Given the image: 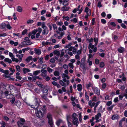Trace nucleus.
Returning a JSON list of instances; mask_svg holds the SVG:
<instances>
[{"instance_id":"53","label":"nucleus","mask_w":127,"mask_h":127,"mask_svg":"<svg viewBox=\"0 0 127 127\" xmlns=\"http://www.w3.org/2000/svg\"><path fill=\"white\" fill-rule=\"evenodd\" d=\"M15 97H13L12 98V100H10V101L12 103H13L14 102V101H15Z\"/></svg>"},{"instance_id":"64","label":"nucleus","mask_w":127,"mask_h":127,"mask_svg":"<svg viewBox=\"0 0 127 127\" xmlns=\"http://www.w3.org/2000/svg\"><path fill=\"white\" fill-rule=\"evenodd\" d=\"M121 26L124 28V29H126V26L123 23H122L121 24Z\"/></svg>"},{"instance_id":"63","label":"nucleus","mask_w":127,"mask_h":127,"mask_svg":"<svg viewBox=\"0 0 127 127\" xmlns=\"http://www.w3.org/2000/svg\"><path fill=\"white\" fill-rule=\"evenodd\" d=\"M81 50H79L77 53V55H79L81 54Z\"/></svg>"},{"instance_id":"59","label":"nucleus","mask_w":127,"mask_h":127,"mask_svg":"<svg viewBox=\"0 0 127 127\" xmlns=\"http://www.w3.org/2000/svg\"><path fill=\"white\" fill-rule=\"evenodd\" d=\"M36 83H37V84L39 87H41V88H43V86L42 84H38L37 83V82H36Z\"/></svg>"},{"instance_id":"43","label":"nucleus","mask_w":127,"mask_h":127,"mask_svg":"<svg viewBox=\"0 0 127 127\" xmlns=\"http://www.w3.org/2000/svg\"><path fill=\"white\" fill-rule=\"evenodd\" d=\"M63 67L65 69H67L68 68V65L66 64H64L63 65Z\"/></svg>"},{"instance_id":"51","label":"nucleus","mask_w":127,"mask_h":127,"mask_svg":"<svg viewBox=\"0 0 127 127\" xmlns=\"http://www.w3.org/2000/svg\"><path fill=\"white\" fill-rule=\"evenodd\" d=\"M50 62L52 63H55V60L53 58H52L50 60Z\"/></svg>"},{"instance_id":"44","label":"nucleus","mask_w":127,"mask_h":127,"mask_svg":"<svg viewBox=\"0 0 127 127\" xmlns=\"http://www.w3.org/2000/svg\"><path fill=\"white\" fill-rule=\"evenodd\" d=\"M4 94H5L6 96H7L9 95V92L8 91H5L4 93Z\"/></svg>"},{"instance_id":"14","label":"nucleus","mask_w":127,"mask_h":127,"mask_svg":"<svg viewBox=\"0 0 127 127\" xmlns=\"http://www.w3.org/2000/svg\"><path fill=\"white\" fill-rule=\"evenodd\" d=\"M34 50L36 53L38 55H40L41 53L40 50L39 49H37L36 48L34 49Z\"/></svg>"},{"instance_id":"30","label":"nucleus","mask_w":127,"mask_h":127,"mask_svg":"<svg viewBox=\"0 0 127 127\" xmlns=\"http://www.w3.org/2000/svg\"><path fill=\"white\" fill-rule=\"evenodd\" d=\"M72 44L71 43H69L68 45L66 46L64 48H68L72 45Z\"/></svg>"},{"instance_id":"34","label":"nucleus","mask_w":127,"mask_h":127,"mask_svg":"<svg viewBox=\"0 0 127 127\" xmlns=\"http://www.w3.org/2000/svg\"><path fill=\"white\" fill-rule=\"evenodd\" d=\"M104 65V62H101L100 64V66L101 67H103Z\"/></svg>"},{"instance_id":"40","label":"nucleus","mask_w":127,"mask_h":127,"mask_svg":"<svg viewBox=\"0 0 127 127\" xmlns=\"http://www.w3.org/2000/svg\"><path fill=\"white\" fill-rule=\"evenodd\" d=\"M79 120L81 122L82 120V116L81 115V113H79Z\"/></svg>"},{"instance_id":"5","label":"nucleus","mask_w":127,"mask_h":127,"mask_svg":"<svg viewBox=\"0 0 127 127\" xmlns=\"http://www.w3.org/2000/svg\"><path fill=\"white\" fill-rule=\"evenodd\" d=\"M35 102L36 104H33V105H32V107L34 109H36L38 107V103L37 100L35 101Z\"/></svg>"},{"instance_id":"61","label":"nucleus","mask_w":127,"mask_h":127,"mask_svg":"<svg viewBox=\"0 0 127 127\" xmlns=\"http://www.w3.org/2000/svg\"><path fill=\"white\" fill-rule=\"evenodd\" d=\"M99 61L97 59H95V63L96 64H98L99 63Z\"/></svg>"},{"instance_id":"18","label":"nucleus","mask_w":127,"mask_h":127,"mask_svg":"<svg viewBox=\"0 0 127 127\" xmlns=\"http://www.w3.org/2000/svg\"><path fill=\"white\" fill-rule=\"evenodd\" d=\"M40 70L36 71L33 72V74L34 76H36L39 73H40Z\"/></svg>"},{"instance_id":"49","label":"nucleus","mask_w":127,"mask_h":127,"mask_svg":"<svg viewBox=\"0 0 127 127\" xmlns=\"http://www.w3.org/2000/svg\"><path fill=\"white\" fill-rule=\"evenodd\" d=\"M92 85L90 83L88 84H87L86 85V87L87 88L89 89V87L91 86Z\"/></svg>"},{"instance_id":"12","label":"nucleus","mask_w":127,"mask_h":127,"mask_svg":"<svg viewBox=\"0 0 127 127\" xmlns=\"http://www.w3.org/2000/svg\"><path fill=\"white\" fill-rule=\"evenodd\" d=\"M23 71L24 74H26L27 72H29L30 70L29 69L26 68H24L23 69Z\"/></svg>"},{"instance_id":"1","label":"nucleus","mask_w":127,"mask_h":127,"mask_svg":"<svg viewBox=\"0 0 127 127\" xmlns=\"http://www.w3.org/2000/svg\"><path fill=\"white\" fill-rule=\"evenodd\" d=\"M77 115L75 113H74L72 115V117L73 119L72 121L73 124L77 126L79 124V122L78 119L76 117V116H77Z\"/></svg>"},{"instance_id":"22","label":"nucleus","mask_w":127,"mask_h":127,"mask_svg":"<svg viewBox=\"0 0 127 127\" xmlns=\"http://www.w3.org/2000/svg\"><path fill=\"white\" fill-rule=\"evenodd\" d=\"M48 123L50 126L53 125L52 119H50V120H48Z\"/></svg>"},{"instance_id":"21","label":"nucleus","mask_w":127,"mask_h":127,"mask_svg":"<svg viewBox=\"0 0 127 127\" xmlns=\"http://www.w3.org/2000/svg\"><path fill=\"white\" fill-rule=\"evenodd\" d=\"M48 90L44 88L43 91V94L44 95H46L48 94Z\"/></svg>"},{"instance_id":"31","label":"nucleus","mask_w":127,"mask_h":127,"mask_svg":"<svg viewBox=\"0 0 127 127\" xmlns=\"http://www.w3.org/2000/svg\"><path fill=\"white\" fill-rule=\"evenodd\" d=\"M16 68L17 70L19 72H20V66L18 65H17L16 66Z\"/></svg>"},{"instance_id":"48","label":"nucleus","mask_w":127,"mask_h":127,"mask_svg":"<svg viewBox=\"0 0 127 127\" xmlns=\"http://www.w3.org/2000/svg\"><path fill=\"white\" fill-rule=\"evenodd\" d=\"M42 28L43 29H44L45 28V29L47 28V27L45 26L44 23V22H43L42 23Z\"/></svg>"},{"instance_id":"57","label":"nucleus","mask_w":127,"mask_h":127,"mask_svg":"<svg viewBox=\"0 0 127 127\" xmlns=\"http://www.w3.org/2000/svg\"><path fill=\"white\" fill-rule=\"evenodd\" d=\"M68 75H66L65 74H63L62 75V77L63 78L66 77Z\"/></svg>"},{"instance_id":"29","label":"nucleus","mask_w":127,"mask_h":127,"mask_svg":"<svg viewBox=\"0 0 127 127\" xmlns=\"http://www.w3.org/2000/svg\"><path fill=\"white\" fill-rule=\"evenodd\" d=\"M47 117L48 119V120H50V119H52L51 115L49 114H47Z\"/></svg>"},{"instance_id":"3","label":"nucleus","mask_w":127,"mask_h":127,"mask_svg":"<svg viewBox=\"0 0 127 127\" xmlns=\"http://www.w3.org/2000/svg\"><path fill=\"white\" fill-rule=\"evenodd\" d=\"M25 41H24V42H27L28 44H26L27 45H31L32 44V43L30 42V40L29 39V38L27 37H26L25 38Z\"/></svg>"},{"instance_id":"17","label":"nucleus","mask_w":127,"mask_h":127,"mask_svg":"<svg viewBox=\"0 0 127 127\" xmlns=\"http://www.w3.org/2000/svg\"><path fill=\"white\" fill-rule=\"evenodd\" d=\"M78 90L79 91H81L82 89V86L81 84H78L77 85Z\"/></svg>"},{"instance_id":"56","label":"nucleus","mask_w":127,"mask_h":127,"mask_svg":"<svg viewBox=\"0 0 127 127\" xmlns=\"http://www.w3.org/2000/svg\"><path fill=\"white\" fill-rule=\"evenodd\" d=\"M46 12V11L45 10H43L41 12V15H43L44 13Z\"/></svg>"},{"instance_id":"27","label":"nucleus","mask_w":127,"mask_h":127,"mask_svg":"<svg viewBox=\"0 0 127 127\" xmlns=\"http://www.w3.org/2000/svg\"><path fill=\"white\" fill-rule=\"evenodd\" d=\"M41 108L42 109V111H43V112L44 113H45L46 111V109L45 108V105H44L43 106V108Z\"/></svg>"},{"instance_id":"25","label":"nucleus","mask_w":127,"mask_h":127,"mask_svg":"<svg viewBox=\"0 0 127 127\" xmlns=\"http://www.w3.org/2000/svg\"><path fill=\"white\" fill-rule=\"evenodd\" d=\"M59 72L57 71H55L54 72V75L55 76H59Z\"/></svg>"},{"instance_id":"37","label":"nucleus","mask_w":127,"mask_h":127,"mask_svg":"<svg viewBox=\"0 0 127 127\" xmlns=\"http://www.w3.org/2000/svg\"><path fill=\"white\" fill-rule=\"evenodd\" d=\"M77 50V49L76 48H75L74 47L73 48V50L72 51V52L74 54H75Z\"/></svg>"},{"instance_id":"15","label":"nucleus","mask_w":127,"mask_h":127,"mask_svg":"<svg viewBox=\"0 0 127 127\" xmlns=\"http://www.w3.org/2000/svg\"><path fill=\"white\" fill-rule=\"evenodd\" d=\"M4 61L5 62L8 63L9 64H10L12 62L11 60L8 58H5L4 59Z\"/></svg>"},{"instance_id":"54","label":"nucleus","mask_w":127,"mask_h":127,"mask_svg":"<svg viewBox=\"0 0 127 127\" xmlns=\"http://www.w3.org/2000/svg\"><path fill=\"white\" fill-rule=\"evenodd\" d=\"M52 26L53 27L54 29L55 30L57 29V27L55 24H54L52 25Z\"/></svg>"},{"instance_id":"38","label":"nucleus","mask_w":127,"mask_h":127,"mask_svg":"<svg viewBox=\"0 0 127 127\" xmlns=\"http://www.w3.org/2000/svg\"><path fill=\"white\" fill-rule=\"evenodd\" d=\"M112 102L111 101H108L106 103V105L108 106H110L112 104Z\"/></svg>"},{"instance_id":"52","label":"nucleus","mask_w":127,"mask_h":127,"mask_svg":"<svg viewBox=\"0 0 127 127\" xmlns=\"http://www.w3.org/2000/svg\"><path fill=\"white\" fill-rule=\"evenodd\" d=\"M41 71L42 73H46L47 70L45 69H42L41 70Z\"/></svg>"},{"instance_id":"47","label":"nucleus","mask_w":127,"mask_h":127,"mask_svg":"<svg viewBox=\"0 0 127 127\" xmlns=\"http://www.w3.org/2000/svg\"><path fill=\"white\" fill-rule=\"evenodd\" d=\"M49 43V42L47 41L46 42L43 41L42 42V44L44 46L45 44H48Z\"/></svg>"},{"instance_id":"42","label":"nucleus","mask_w":127,"mask_h":127,"mask_svg":"<svg viewBox=\"0 0 127 127\" xmlns=\"http://www.w3.org/2000/svg\"><path fill=\"white\" fill-rule=\"evenodd\" d=\"M33 21L32 20H28L27 22V23L28 24L29 23H33Z\"/></svg>"},{"instance_id":"33","label":"nucleus","mask_w":127,"mask_h":127,"mask_svg":"<svg viewBox=\"0 0 127 127\" xmlns=\"http://www.w3.org/2000/svg\"><path fill=\"white\" fill-rule=\"evenodd\" d=\"M44 120H43L41 121L39 123V124L40 125V126H42L44 124Z\"/></svg>"},{"instance_id":"35","label":"nucleus","mask_w":127,"mask_h":127,"mask_svg":"<svg viewBox=\"0 0 127 127\" xmlns=\"http://www.w3.org/2000/svg\"><path fill=\"white\" fill-rule=\"evenodd\" d=\"M6 27L9 30H11L12 28L10 26V25L9 24L6 25Z\"/></svg>"},{"instance_id":"6","label":"nucleus","mask_w":127,"mask_h":127,"mask_svg":"<svg viewBox=\"0 0 127 127\" xmlns=\"http://www.w3.org/2000/svg\"><path fill=\"white\" fill-rule=\"evenodd\" d=\"M85 59L83 58L81 59L80 63V67H82V66L85 65Z\"/></svg>"},{"instance_id":"7","label":"nucleus","mask_w":127,"mask_h":127,"mask_svg":"<svg viewBox=\"0 0 127 127\" xmlns=\"http://www.w3.org/2000/svg\"><path fill=\"white\" fill-rule=\"evenodd\" d=\"M94 92L97 95H99L100 94V92L99 90H98V88L96 87H95L94 90Z\"/></svg>"},{"instance_id":"9","label":"nucleus","mask_w":127,"mask_h":127,"mask_svg":"<svg viewBox=\"0 0 127 127\" xmlns=\"http://www.w3.org/2000/svg\"><path fill=\"white\" fill-rule=\"evenodd\" d=\"M1 90V91L0 95H1V97H2V95L4 93V92L5 91V88L2 86Z\"/></svg>"},{"instance_id":"19","label":"nucleus","mask_w":127,"mask_h":127,"mask_svg":"<svg viewBox=\"0 0 127 127\" xmlns=\"http://www.w3.org/2000/svg\"><path fill=\"white\" fill-rule=\"evenodd\" d=\"M56 55H57L58 56H59L60 55V53L59 51L55 50L53 52Z\"/></svg>"},{"instance_id":"20","label":"nucleus","mask_w":127,"mask_h":127,"mask_svg":"<svg viewBox=\"0 0 127 127\" xmlns=\"http://www.w3.org/2000/svg\"><path fill=\"white\" fill-rule=\"evenodd\" d=\"M69 8V7H67L65 6H63L62 8V10L63 11L68 10Z\"/></svg>"},{"instance_id":"26","label":"nucleus","mask_w":127,"mask_h":127,"mask_svg":"<svg viewBox=\"0 0 127 127\" xmlns=\"http://www.w3.org/2000/svg\"><path fill=\"white\" fill-rule=\"evenodd\" d=\"M94 40L95 43V46H96L97 45V43H98V39L97 38H94Z\"/></svg>"},{"instance_id":"60","label":"nucleus","mask_w":127,"mask_h":127,"mask_svg":"<svg viewBox=\"0 0 127 127\" xmlns=\"http://www.w3.org/2000/svg\"><path fill=\"white\" fill-rule=\"evenodd\" d=\"M69 127H72V124L69 121L67 122Z\"/></svg>"},{"instance_id":"8","label":"nucleus","mask_w":127,"mask_h":127,"mask_svg":"<svg viewBox=\"0 0 127 127\" xmlns=\"http://www.w3.org/2000/svg\"><path fill=\"white\" fill-rule=\"evenodd\" d=\"M17 123L19 127H28L27 126L24 127L23 126L24 123L21 122V121H18Z\"/></svg>"},{"instance_id":"41","label":"nucleus","mask_w":127,"mask_h":127,"mask_svg":"<svg viewBox=\"0 0 127 127\" xmlns=\"http://www.w3.org/2000/svg\"><path fill=\"white\" fill-rule=\"evenodd\" d=\"M47 70L48 72H52V69L51 68H50L49 67H48L47 68Z\"/></svg>"},{"instance_id":"28","label":"nucleus","mask_w":127,"mask_h":127,"mask_svg":"<svg viewBox=\"0 0 127 127\" xmlns=\"http://www.w3.org/2000/svg\"><path fill=\"white\" fill-rule=\"evenodd\" d=\"M62 122V120L59 119L56 122V124L58 126H59L60 125V123Z\"/></svg>"},{"instance_id":"13","label":"nucleus","mask_w":127,"mask_h":127,"mask_svg":"<svg viewBox=\"0 0 127 127\" xmlns=\"http://www.w3.org/2000/svg\"><path fill=\"white\" fill-rule=\"evenodd\" d=\"M59 83L60 84L63 86L66 87V83L65 82H64L62 80H60L59 81Z\"/></svg>"},{"instance_id":"50","label":"nucleus","mask_w":127,"mask_h":127,"mask_svg":"<svg viewBox=\"0 0 127 127\" xmlns=\"http://www.w3.org/2000/svg\"><path fill=\"white\" fill-rule=\"evenodd\" d=\"M101 2L100 1H99L98 3L97 6L99 7H101L102 6V5L101 4Z\"/></svg>"},{"instance_id":"62","label":"nucleus","mask_w":127,"mask_h":127,"mask_svg":"<svg viewBox=\"0 0 127 127\" xmlns=\"http://www.w3.org/2000/svg\"><path fill=\"white\" fill-rule=\"evenodd\" d=\"M87 40H88L89 42H93V39L92 38H91L90 39H87Z\"/></svg>"},{"instance_id":"10","label":"nucleus","mask_w":127,"mask_h":127,"mask_svg":"<svg viewBox=\"0 0 127 127\" xmlns=\"http://www.w3.org/2000/svg\"><path fill=\"white\" fill-rule=\"evenodd\" d=\"M13 96H17L18 95V91L17 89L15 90L13 92Z\"/></svg>"},{"instance_id":"11","label":"nucleus","mask_w":127,"mask_h":127,"mask_svg":"<svg viewBox=\"0 0 127 127\" xmlns=\"http://www.w3.org/2000/svg\"><path fill=\"white\" fill-rule=\"evenodd\" d=\"M119 117L117 115H113L112 117V119L113 120H114L116 119H118L119 118Z\"/></svg>"},{"instance_id":"23","label":"nucleus","mask_w":127,"mask_h":127,"mask_svg":"<svg viewBox=\"0 0 127 127\" xmlns=\"http://www.w3.org/2000/svg\"><path fill=\"white\" fill-rule=\"evenodd\" d=\"M6 26V25L5 23H2L0 25V28L1 29H3L5 28Z\"/></svg>"},{"instance_id":"39","label":"nucleus","mask_w":127,"mask_h":127,"mask_svg":"<svg viewBox=\"0 0 127 127\" xmlns=\"http://www.w3.org/2000/svg\"><path fill=\"white\" fill-rule=\"evenodd\" d=\"M43 58L42 57L40 58L39 60V63L40 64H42L43 63Z\"/></svg>"},{"instance_id":"58","label":"nucleus","mask_w":127,"mask_h":127,"mask_svg":"<svg viewBox=\"0 0 127 127\" xmlns=\"http://www.w3.org/2000/svg\"><path fill=\"white\" fill-rule=\"evenodd\" d=\"M87 62L89 63V65H91L92 64V61H89V59L88 60Z\"/></svg>"},{"instance_id":"16","label":"nucleus","mask_w":127,"mask_h":127,"mask_svg":"<svg viewBox=\"0 0 127 127\" xmlns=\"http://www.w3.org/2000/svg\"><path fill=\"white\" fill-rule=\"evenodd\" d=\"M23 11L22 8L20 6H18L17 7V11L19 12H22Z\"/></svg>"},{"instance_id":"45","label":"nucleus","mask_w":127,"mask_h":127,"mask_svg":"<svg viewBox=\"0 0 127 127\" xmlns=\"http://www.w3.org/2000/svg\"><path fill=\"white\" fill-rule=\"evenodd\" d=\"M113 107V105H112L110 107H108L107 108V110L108 111H110L112 109Z\"/></svg>"},{"instance_id":"36","label":"nucleus","mask_w":127,"mask_h":127,"mask_svg":"<svg viewBox=\"0 0 127 127\" xmlns=\"http://www.w3.org/2000/svg\"><path fill=\"white\" fill-rule=\"evenodd\" d=\"M27 32V29H25L24 30L22 33V34L24 35Z\"/></svg>"},{"instance_id":"4","label":"nucleus","mask_w":127,"mask_h":127,"mask_svg":"<svg viewBox=\"0 0 127 127\" xmlns=\"http://www.w3.org/2000/svg\"><path fill=\"white\" fill-rule=\"evenodd\" d=\"M85 12L87 13L88 15H90L91 14V10L90 9H89V8L88 7H86Z\"/></svg>"},{"instance_id":"24","label":"nucleus","mask_w":127,"mask_h":127,"mask_svg":"<svg viewBox=\"0 0 127 127\" xmlns=\"http://www.w3.org/2000/svg\"><path fill=\"white\" fill-rule=\"evenodd\" d=\"M32 56H30L29 57L26 59V61L27 62H30V60H32Z\"/></svg>"},{"instance_id":"2","label":"nucleus","mask_w":127,"mask_h":127,"mask_svg":"<svg viewBox=\"0 0 127 127\" xmlns=\"http://www.w3.org/2000/svg\"><path fill=\"white\" fill-rule=\"evenodd\" d=\"M42 109L40 108L39 111L37 110L36 112H35V114L36 116L39 118H41L43 115V113H42Z\"/></svg>"},{"instance_id":"55","label":"nucleus","mask_w":127,"mask_h":127,"mask_svg":"<svg viewBox=\"0 0 127 127\" xmlns=\"http://www.w3.org/2000/svg\"><path fill=\"white\" fill-rule=\"evenodd\" d=\"M101 21V22L103 24H105L106 23V21L104 19H102Z\"/></svg>"},{"instance_id":"46","label":"nucleus","mask_w":127,"mask_h":127,"mask_svg":"<svg viewBox=\"0 0 127 127\" xmlns=\"http://www.w3.org/2000/svg\"><path fill=\"white\" fill-rule=\"evenodd\" d=\"M9 56L11 58H12L13 57H14V56L12 53L11 52L9 53Z\"/></svg>"},{"instance_id":"32","label":"nucleus","mask_w":127,"mask_h":127,"mask_svg":"<svg viewBox=\"0 0 127 127\" xmlns=\"http://www.w3.org/2000/svg\"><path fill=\"white\" fill-rule=\"evenodd\" d=\"M68 65L71 68H72V69L74 67V66L72 64V63H70L69 64H68Z\"/></svg>"}]
</instances>
